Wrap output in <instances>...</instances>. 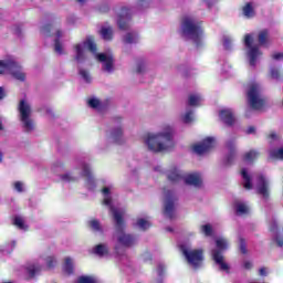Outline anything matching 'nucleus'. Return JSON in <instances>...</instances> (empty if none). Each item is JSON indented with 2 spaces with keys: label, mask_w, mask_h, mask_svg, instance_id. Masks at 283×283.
<instances>
[{
  "label": "nucleus",
  "mask_w": 283,
  "mask_h": 283,
  "mask_svg": "<svg viewBox=\"0 0 283 283\" xmlns=\"http://www.w3.org/2000/svg\"><path fill=\"white\" fill-rule=\"evenodd\" d=\"M234 209H235L237 216H244V214L249 213V207L245 206V203L240 202V201L234 202Z\"/></svg>",
  "instance_id": "23"
},
{
  "label": "nucleus",
  "mask_w": 283,
  "mask_h": 283,
  "mask_svg": "<svg viewBox=\"0 0 283 283\" xmlns=\"http://www.w3.org/2000/svg\"><path fill=\"white\" fill-rule=\"evenodd\" d=\"M113 212L115 220V231L118 235V243L126 249H129V247H134V244H136V237L125 233V220L123 219V214L118 210H114V208Z\"/></svg>",
  "instance_id": "3"
},
{
  "label": "nucleus",
  "mask_w": 283,
  "mask_h": 283,
  "mask_svg": "<svg viewBox=\"0 0 283 283\" xmlns=\"http://www.w3.org/2000/svg\"><path fill=\"white\" fill-rule=\"evenodd\" d=\"M115 251H116L117 255H120V247L116 245Z\"/></svg>",
  "instance_id": "62"
},
{
  "label": "nucleus",
  "mask_w": 283,
  "mask_h": 283,
  "mask_svg": "<svg viewBox=\"0 0 283 283\" xmlns=\"http://www.w3.org/2000/svg\"><path fill=\"white\" fill-rule=\"evenodd\" d=\"M270 78H273L274 81H280V78H282V70L272 66L270 69Z\"/></svg>",
  "instance_id": "33"
},
{
  "label": "nucleus",
  "mask_w": 283,
  "mask_h": 283,
  "mask_svg": "<svg viewBox=\"0 0 283 283\" xmlns=\"http://www.w3.org/2000/svg\"><path fill=\"white\" fill-rule=\"evenodd\" d=\"M27 272L30 279L35 277L36 273H41V265H30L27 268Z\"/></svg>",
  "instance_id": "36"
},
{
  "label": "nucleus",
  "mask_w": 283,
  "mask_h": 283,
  "mask_svg": "<svg viewBox=\"0 0 283 283\" xmlns=\"http://www.w3.org/2000/svg\"><path fill=\"white\" fill-rule=\"evenodd\" d=\"M247 96L249 105L252 107V109H262L266 103L260 93V85L255 83L249 85Z\"/></svg>",
  "instance_id": "7"
},
{
  "label": "nucleus",
  "mask_w": 283,
  "mask_h": 283,
  "mask_svg": "<svg viewBox=\"0 0 283 283\" xmlns=\"http://www.w3.org/2000/svg\"><path fill=\"white\" fill-rule=\"evenodd\" d=\"M181 32L182 36L191 39L197 46L202 43V22H196L191 17H184L181 20Z\"/></svg>",
  "instance_id": "2"
},
{
  "label": "nucleus",
  "mask_w": 283,
  "mask_h": 283,
  "mask_svg": "<svg viewBox=\"0 0 283 283\" xmlns=\"http://www.w3.org/2000/svg\"><path fill=\"white\" fill-rule=\"evenodd\" d=\"M227 147L230 151L227 157V165H231L233 163V158H235V144L230 140L227 143Z\"/></svg>",
  "instance_id": "22"
},
{
  "label": "nucleus",
  "mask_w": 283,
  "mask_h": 283,
  "mask_svg": "<svg viewBox=\"0 0 283 283\" xmlns=\"http://www.w3.org/2000/svg\"><path fill=\"white\" fill-rule=\"evenodd\" d=\"M193 112L189 111L184 115V123L188 124L191 123V120H193Z\"/></svg>",
  "instance_id": "47"
},
{
  "label": "nucleus",
  "mask_w": 283,
  "mask_h": 283,
  "mask_svg": "<svg viewBox=\"0 0 283 283\" xmlns=\"http://www.w3.org/2000/svg\"><path fill=\"white\" fill-rule=\"evenodd\" d=\"M84 45L87 48L90 52H92L93 54H96L98 49L96 46V43L94 42V39L92 38L86 39V41H84Z\"/></svg>",
  "instance_id": "32"
},
{
  "label": "nucleus",
  "mask_w": 283,
  "mask_h": 283,
  "mask_svg": "<svg viewBox=\"0 0 283 283\" xmlns=\"http://www.w3.org/2000/svg\"><path fill=\"white\" fill-rule=\"evenodd\" d=\"M256 193L261 196L263 200L271 198V182L264 175H259L256 178Z\"/></svg>",
  "instance_id": "10"
},
{
  "label": "nucleus",
  "mask_w": 283,
  "mask_h": 283,
  "mask_svg": "<svg viewBox=\"0 0 283 283\" xmlns=\"http://www.w3.org/2000/svg\"><path fill=\"white\" fill-rule=\"evenodd\" d=\"M112 138L116 145H123V128L118 127L112 132Z\"/></svg>",
  "instance_id": "28"
},
{
  "label": "nucleus",
  "mask_w": 283,
  "mask_h": 283,
  "mask_svg": "<svg viewBox=\"0 0 283 283\" xmlns=\"http://www.w3.org/2000/svg\"><path fill=\"white\" fill-rule=\"evenodd\" d=\"M88 106L93 109H97V107H101V101L98 98H91L88 99Z\"/></svg>",
  "instance_id": "44"
},
{
  "label": "nucleus",
  "mask_w": 283,
  "mask_h": 283,
  "mask_svg": "<svg viewBox=\"0 0 283 283\" xmlns=\"http://www.w3.org/2000/svg\"><path fill=\"white\" fill-rule=\"evenodd\" d=\"M182 255L186 258L187 263L189 266H192L195 271L202 268L205 264V250L202 249H193L189 250L185 247H181Z\"/></svg>",
  "instance_id": "5"
},
{
  "label": "nucleus",
  "mask_w": 283,
  "mask_h": 283,
  "mask_svg": "<svg viewBox=\"0 0 283 283\" xmlns=\"http://www.w3.org/2000/svg\"><path fill=\"white\" fill-rule=\"evenodd\" d=\"M74 50L75 61H77V63H83V61H85V52L83 51V46L81 44H75Z\"/></svg>",
  "instance_id": "27"
},
{
  "label": "nucleus",
  "mask_w": 283,
  "mask_h": 283,
  "mask_svg": "<svg viewBox=\"0 0 283 283\" xmlns=\"http://www.w3.org/2000/svg\"><path fill=\"white\" fill-rule=\"evenodd\" d=\"M88 227L90 229H92V231H103V228L101 227V221H98V219H92L91 221H88Z\"/></svg>",
  "instance_id": "34"
},
{
  "label": "nucleus",
  "mask_w": 283,
  "mask_h": 283,
  "mask_svg": "<svg viewBox=\"0 0 283 283\" xmlns=\"http://www.w3.org/2000/svg\"><path fill=\"white\" fill-rule=\"evenodd\" d=\"M269 159L270 160H283V148L271 149L269 151Z\"/></svg>",
  "instance_id": "26"
},
{
  "label": "nucleus",
  "mask_w": 283,
  "mask_h": 283,
  "mask_svg": "<svg viewBox=\"0 0 283 283\" xmlns=\"http://www.w3.org/2000/svg\"><path fill=\"white\" fill-rule=\"evenodd\" d=\"M243 268L247 270V271H251V269H253V263H251V261H245L243 263Z\"/></svg>",
  "instance_id": "54"
},
{
  "label": "nucleus",
  "mask_w": 283,
  "mask_h": 283,
  "mask_svg": "<svg viewBox=\"0 0 283 283\" xmlns=\"http://www.w3.org/2000/svg\"><path fill=\"white\" fill-rule=\"evenodd\" d=\"M14 189L18 190L19 193L23 192V184L21 181H15Z\"/></svg>",
  "instance_id": "52"
},
{
  "label": "nucleus",
  "mask_w": 283,
  "mask_h": 283,
  "mask_svg": "<svg viewBox=\"0 0 283 283\" xmlns=\"http://www.w3.org/2000/svg\"><path fill=\"white\" fill-rule=\"evenodd\" d=\"M97 61L99 63H104L103 70L104 72H113L114 71V55H107L105 53H99L96 55Z\"/></svg>",
  "instance_id": "15"
},
{
  "label": "nucleus",
  "mask_w": 283,
  "mask_h": 283,
  "mask_svg": "<svg viewBox=\"0 0 283 283\" xmlns=\"http://www.w3.org/2000/svg\"><path fill=\"white\" fill-rule=\"evenodd\" d=\"M167 201L165 203L164 208V214L166 218H169V220H174L176 218L175 211V205H174V191L167 190L166 192Z\"/></svg>",
  "instance_id": "12"
},
{
  "label": "nucleus",
  "mask_w": 283,
  "mask_h": 283,
  "mask_svg": "<svg viewBox=\"0 0 283 283\" xmlns=\"http://www.w3.org/2000/svg\"><path fill=\"white\" fill-rule=\"evenodd\" d=\"M129 21H132V11L124 7L122 8L117 20L119 30H129Z\"/></svg>",
  "instance_id": "13"
},
{
  "label": "nucleus",
  "mask_w": 283,
  "mask_h": 283,
  "mask_svg": "<svg viewBox=\"0 0 283 283\" xmlns=\"http://www.w3.org/2000/svg\"><path fill=\"white\" fill-rule=\"evenodd\" d=\"M136 224L142 229V231H147V229H150L151 227V223L146 219H138Z\"/></svg>",
  "instance_id": "38"
},
{
  "label": "nucleus",
  "mask_w": 283,
  "mask_h": 283,
  "mask_svg": "<svg viewBox=\"0 0 283 283\" xmlns=\"http://www.w3.org/2000/svg\"><path fill=\"white\" fill-rule=\"evenodd\" d=\"M200 101H202V97H200V95H189L188 105H190V107H196L200 105Z\"/></svg>",
  "instance_id": "35"
},
{
  "label": "nucleus",
  "mask_w": 283,
  "mask_h": 283,
  "mask_svg": "<svg viewBox=\"0 0 283 283\" xmlns=\"http://www.w3.org/2000/svg\"><path fill=\"white\" fill-rule=\"evenodd\" d=\"M83 176L84 178H87L88 180H92V169H90V165L84 164L83 167Z\"/></svg>",
  "instance_id": "41"
},
{
  "label": "nucleus",
  "mask_w": 283,
  "mask_h": 283,
  "mask_svg": "<svg viewBox=\"0 0 283 283\" xmlns=\"http://www.w3.org/2000/svg\"><path fill=\"white\" fill-rule=\"evenodd\" d=\"M258 43L261 46L269 45V29H263L259 31Z\"/></svg>",
  "instance_id": "18"
},
{
  "label": "nucleus",
  "mask_w": 283,
  "mask_h": 283,
  "mask_svg": "<svg viewBox=\"0 0 283 283\" xmlns=\"http://www.w3.org/2000/svg\"><path fill=\"white\" fill-rule=\"evenodd\" d=\"M242 12L245 19H253V17H255V9L253 8V3H245V6L242 8Z\"/></svg>",
  "instance_id": "21"
},
{
  "label": "nucleus",
  "mask_w": 283,
  "mask_h": 283,
  "mask_svg": "<svg viewBox=\"0 0 283 283\" xmlns=\"http://www.w3.org/2000/svg\"><path fill=\"white\" fill-rule=\"evenodd\" d=\"M63 35V32H61V30L56 31V39H55V45H54V51L57 54H63V45L61 44V40H59L60 36Z\"/></svg>",
  "instance_id": "30"
},
{
  "label": "nucleus",
  "mask_w": 283,
  "mask_h": 283,
  "mask_svg": "<svg viewBox=\"0 0 283 283\" xmlns=\"http://www.w3.org/2000/svg\"><path fill=\"white\" fill-rule=\"evenodd\" d=\"M87 0H76L77 3H85Z\"/></svg>",
  "instance_id": "64"
},
{
  "label": "nucleus",
  "mask_w": 283,
  "mask_h": 283,
  "mask_svg": "<svg viewBox=\"0 0 283 283\" xmlns=\"http://www.w3.org/2000/svg\"><path fill=\"white\" fill-rule=\"evenodd\" d=\"M78 283H96V281L91 276H81Z\"/></svg>",
  "instance_id": "48"
},
{
  "label": "nucleus",
  "mask_w": 283,
  "mask_h": 283,
  "mask_svg": "<svg viewBox=\"0 0 283 283\" xmlns=\"http://www.w3.org/2000/svg\"><path fill=\"white\" fill-rule=\"evenodd\" d=\"M102 192L104 193V196H109V188L104 187V188L102 189Z\"/></svg>",
  "instance_id": "61"
},
{
  "label": "nucleus",
  "mask_w": 283,
  "mask_h": 283,
  "mask_svg": "<svg viewBox=\"0 0 283 283\" xmlns=\"http://www.w3.org/2000/svg\"><path fill=\"white\" fill-rule=\"evenodd\" d=\"M220 122L227 125V127H233L235 125V114L231 108H224L219 112Z\"/></svg>",
  "instance_id": "14"
},
{
  "label": "nucleus",
  "mask_w": 283,
  "mask_h": 283,
  "mask_svg": "<svg viewBox=\"0 0 283 283\" xmlns=\"http://www.w3.org/2000/svg\"><path fill=\"white\" fill-rule=\"evenodd\" d=\"M273 242H275L276 247L282 249V247H283V237L280 235V234L274 237Z\"/></svg>",
  "instance_id": "50"
},
{
  "label": "nucleus",
  "mask_w": 283,
  "mask_h": 283,
  "mask_svg": "<svg viewBox=\"0 0 283 283\" xmlns=\"http://www.w3.org/2000/svg\"><path fill=\"white\" fill-rule=\"evenodd\" d=\"M244 46L248 50V56L250 59V65L252 67H254L255 62L258 61V56H260V54H262V52H260V45L254 44L253 45V34L248 33L244 35V40H243Z\"/></svg>",
  "instance_id": "9"
},
{
  "label": "nucleus",
  "mask_w": 283,
  "mask_h": 283,
  "mask_svg": "<svg viewBox=\"0 0 283 283\" xmlns=\"http://www.w3.org/2000/svg\"><path fill=\"white\" fill-rule=\"evenodd\" d=\"M241 176L244 180L243 187L250 191V189H253V182L251 181V175L247 171L245 168L241 170Z\"/></svg>",
  "instance_id": "19"
},
{
  "label": "nucleus",
  "mask_w": 283,
  "mask_h": 283,
  "mask_svg": "<svg viewBox=\"0 0 283 283\" xmlns=\"http://www.w3.org/2000/svg\"><path fill=\"white\" fill-rule=\"evenodd\" d=\"M259 275L263 276V277H266V268H261L259 270Z\"/></svg>",
  "instance_id": "58"
},
{
  "label": "nucleus",
  "mask_w": 283,
  "mask_h": 283,
  "mask_svg": "<svg viewBox=\"0 0 283 283\" xmlns=\"http://www.w3.org/2000/svg\"><path fill=\"white\" fill-rule=\"evenodd\" d=\"M11 74L15 81L25 82V73L21 71L19 62L13 59L0 60V74Z\"/></svg>",
  "instance_id": "4"
},
{
  "label": "nucleus",
  "mask_w": 283,
  "mask_h": 283,
  "mask_svg": "<svg viewBox=\"0 0 283 283\" xmlns=\"http://www.w3.org/2000/svg\"><path fill=\"white\" fill-rule=\"evenodd\" d=\"M2 98H6V92L3 91V87H0V101H2Z\"/></svg>",
  "instance_id": "60"
},
{
  "label": "nucleus",
  "mask_w": 283,
  "mask_h": 283,
  "mask_svg": "<svg viewBox=\"0 0 283 283\" xmlns=\"http://www.w3.org/2000/svg\"><path fill=\"white\" fill-rule=\"evenodd\" d=\"M63 271L67 275H72L74 273V262H72V258L67 256L64 259Z\"/></svg>",
  "instance_id": "24"
},
{
  "label": "nucleus",
  "mask_w": 283,
  "mask_h": 283,
  "mask_svg": "<svg viewBox=\"0 0 283 283\" xmlns=\"http://www.w3.org/2000/svg\"><path fill=\"white\" fill-rule=\"evenodd\" d=\"M54 264H56V259H54V256H49L46 259L48 269H54Z\"/></svg>",
  "instance_id": "49"
},
{
  "label": "nucleus",
  "mask_w": 283,
  "mask_h": 283,
  "mask_svg": "<svg viewBox=\"0 0 283 283\" xmlns=\"http://www.w3.org/2000/svg\"><path fill=\"white\" fill-rule=\"evenodd\" d=\"M80 76L85 81V83H92V75H90V72L85 69H80L78 72Z\"/></svg>",
  "instance_id": "39"
},
{
  "label": "nucleus",
  "mask_w": 283,
  "mask_h": 283,
  "mask_svg": "<svg viewBox=\"0 0 283 283\" xmlns=\"http://www.w3.org/2000/svg\"><path fill=\"white\" fill-rule=\"evenodd\" d=\"M13 224L21 231H28V226L25 224V221H23V218L21 217H15L13 219Z\"/></svg>",
  "instance_id": "31"
},
{
  "label": "nucleus",
  "mask_w": 283,
  "mask_h": 283,
  "mask_svg": "<svg viewBox=\"0 0 283 283\" xmlns=\"http://www.w3.org/2000/svg\"><path fill=\"white\" fill-rule=\"evenodd\" d=\"M174 140V129L167 127L165 133H158L157 135H148L146 145L150 151H165Z\"/></svg>",
  "instance_id": "1"
},
{
  "label": "nucleus",
  "mask_w": 283,
  "mask_h": 283,
  "mask_svg": "<svg viewBox=\"0 0 283 283\" xmlns=\"http://www.w3.org/2000/svg\"><path fill=\"white\" fill-rule=\"evenodd\" d=\"M15 32H17L18 35H20L21 34V29H15Z\"/></svg>",
  "instance_id": "63"
},
{
  "label": "nucleus",
  "mask_w": 283,
  "mask_h": 283,
  "mask_svg": "<svg viewBox=\"0 0 283 283\" xmlns=\"http://www.w3.org/2000/svg\"><path fill=\"white\" fill-rule=\"evenodd\" d=\"M61 180H63V182H76L75 177L70 174L61 175Z\"/></svg>",
  "instance_id": "45"
},
{
  "label": "nucleus",
  "mask_w": 283,
  "mask_h": 283,
  "mask_svg": "<svg viewBox=\"0 0 283 283\" xmlns=\"http://www.w3.org/2000/svg\"><path fill=\"white\" fill-rule=\"evenodd\" d=\"M259 158L260 151L251 149L243 155V163H249L250 165H253V163H255V160H258Z\"/></svg>",
  "instance_id": "17"
},
{
  "label": "nucleus",
  "mask_w": 283,
  "mask_h": 283,
  "mask_svg": "<svg viewBox=\"0 0 283 283\" xmlns=\"http://www.w3.org/2000/svg\"><path fill=\"white\" fill-rule=\"evenodd\" d=\"M103 205H106V207H109L111 212L113 213V218H114V211H117V210H116V208H114V207L112 206V198H111V197L104 198ZM113 209H114V210H113Z\"/></svg>",
  "instance_id": "46"
},
{
  "label": "nucleus",
  "mask_w": 283,
  "mask_h": 283,
  "mask_svg": "<svg viewBox=\"0 0 283 283\" xmlns=\"http://www.w3.org/2000/svg\"><path fill=\"white\" fill-rule=\"evenodd\" d=\"M217 249L212 250V260L216 262V264L219 265L220 271H226V273H230V266L224 262V255L222 254V251H227V240L224 239H218L216 241Z\"/></svg>",
  "instance_id": "8"
},
{
  "label": "nucleus",
  "mask_w": 283,
  "mask_h": 283,
  "mask_svg": "<svg viewBox=\"0 0 283 283\" xmlns=\"http://www.w3.org/2000/svg\"><path fill=\"white\" fill-rule=\"evenodd\" d=\"M94 253L99 258H103V255H107V253H109V250H107V245L101 243L94 248Z\"/></svg>",
  "instance_id": "29"
},
{
  "label": "nucleus",
  "mask_w": 283,
  "mask_h": 283,
  "mask_svg": "<svg viewBox=\"0 0 283 283\" xmlns=\"http://www.w3.org/2000/svg\"><path fill=\"white\" fill-rule=\"evenodd\" d=\"M136 72H137V74H143V72H145V62L144 61L138 62Z\"/></svg>",
  "instance_id": "51"
},
{
  "label": "nucleus",
  "mask_w": 283,
  "mask_h": 283,
  "mask_svg": "<svg viewBox=\"0 0 283 283\" xmlns=\"http://www.w3.org/2000/svg\"><path fill=\"white\" fill-rule=\"evenodd\" d=\"M272 59H273L274 61H281V59H283V53H281V52L274 53V54L272 55Z\"/></svg>",
  "instance_id": "55"
},
{
  "label": "nucleus",
  "mask_w": 283,
  "mask_h": 283,
  "mask_svg": "<svg viewBox=\"0 0 283 283\" xmlns=\"http://www.w3.org/2000/svg\"><path fill=\"white\" fill-rule=\"evenodd\" d=\"M168 180L170 182H180V180H182V175L177 168H172L168 174Z\"/></svg>",
  "instance_id": "25"
},
{
  "label": "nucleus",
  "mask_w": 283,
  "mask_h": 283,
  "mask_svg": "<svg viewBox=\"0 0 283 283\" xmlns=\"http://www.w3.org/2000/svg\"><path fill=\"white\" fill-rule=\"evenodd\" d=\"M270 231H277V221H273L270 226Z\"/></svg>",
  "instance_id": "56"
},
{
  "label": "nucleus",
  "mask_w": 283,
  "mask_h": 283,
  "mask_svg": "<svg viewBox=\"0 0 283 283\" xmlns=\"http://www.w3.org/2000/svg\"><path fill=\"white\" fill-rule=\"evenodd\" d=\"M18 112L20 113V120L25 132H32L34 129V120L30 118L32 116V107H30L25 99L20 101Z\"/></svg>",
  "instance_id": "6"
},
{
  "label": "nucleus",
  "mask_w": 283,
  "mask_h": 283,
  "mask_svg": "<svg viewBox=\"0 0 283 283\" xmlns=\"http://www.w3.org/2000/svg\"><path fill=\"white\" fill-rule=\"evenodd\" d=\"M247 134H255V127L250 126V127L247 129Z\"/></svg>",
  "instance_id": "59"
},
{
  "label": "nucleus",
  "mask_w": 283,
  "mask_h": 283,
  "mask_svg": "<svg viewBox=\"0 0 283 283\" xmlns=\"http://www.w3.org/2000/svg\"><path fill=\"white\" fill-rule=\"evenodd\" d=\"M216 147V138L207 137L202 140L201 144H196L192 146V151L198 154V156H202V154H207V151H211Z\"/></svg>",
  "instance_id": "11"
},
{
  "label": "nucleus",
  "mask_w": 283,
  "mask_h": 283,
  "mask_svg": "<svg viewBox=\"0 0 283 283\" xmlns=\"http://www.w3.org/2000/svg\"><path fill=\"white\" fill-rule=\"evenodd\" d=\"M223 46L226 48V50H230L231 49V39L226 38L223 41Z\"/></svg>",
  "instance_id": "53"
},
{
  "label": "nucleus",
  "mask_w": 283,
  "mask_h": 283,
  "mask_svg": "<svg viewBox=\"0 0 283 283\" xmlns=\"http://www.w3.org/2000/svg\"><path fill=\"white\" fill-rule=\"evenodd\" d=\"M99 34L104 41H112V39H114V31L112 27H102Z\"/></svg>",
  "instance_id": "20"
},
{
  "label": "nucleus",
  "mask_w": 283,
  "mask_h": 283,
  "mask_svg": "<svg viewBox=\"0 0 283 283\" xmlns=\"http://www.w3.org/2000/svg\"><path fill=\"white\" fill-rule=\"evenodd\" d=\"M138 41V35L136 33L128 32L124 38V43L132 44Z\"/></svg>",
  "instance_id": "37"
},
{
  "label": "nucleus",
  "mask_w": 283,
  "mask_h": 283,
  "mask_svg": "<svg viewBox=\"0 0 283 283\" xmlns=\"http://www.w3.org/2000/svg\"><path fill=\"white\" fill-rule=\"evenodd\" d=\"M239 249L243 255H247L248 250H247V240L244 238L239 239Z\"/></svg>",
  "instance_id": "42"
},
{
  "label": "nucleus",
  "mask_w": 283,
  "mask_h": 283,
  "mask_svg": "<svg viewBox=\"0 0 283 283\" xmlns=\"http://www.w3.org/2000/svg\"><path fill=\"white\" fill-rule=\"evenodd\" d=\"M42 34H45L46 36H52V24H45L41 28Z\"/></svg>",
  "instance_id": "43"
},
{
  "label": "nucleus",
  "mask_w": 283,
  "mask_h": 283,
  "mask_svg": "<svg viewBox=\"0 0 283 283\" xmlns=\"http://www.w3.org/2000/svg\"><path fill=\"white\" fill-rule=\"evenodd\" d=\"M184 180L185 184L190 187H202V177L200 176V172L189 174L184 178Z\"/></svg>",
  "instance_id": "16"
},
{
  "label": "nucleus",
  "mask_w": 283,
  "mask_h": 283,
  "mask_svg": "<svg viewBox=\"0 0 283 283\" xmlns=\"http://www.w3.org/2000/svg\"><path fill=\"white\" fill-rule=\"evenodd\" d=\"M275 138H277V134H275V133H270L268 135V140H275Z\"/></svg>",
  "instance_id": "57"
},
{
  "label": "nucleus",
  "mask_w": 283,
  "mask_h": 283,
  "mask_svg": "<svg viewBox=\"0 0 283 283\" xmlns=\"http://www.w3.org/2000/svg\"><path fill=\"white\" fill-rule=\"evenodd\" d=\"M201 231L207 238L213 235V228L211 227V224L201 226Z\"/></svg>",
  "instance_id": "40"
}]
</instances>
